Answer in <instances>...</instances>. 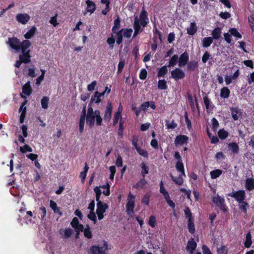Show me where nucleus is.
<instances>
[{
    "label": "nucleus",
    "mask_w": 254,
    "mask_h": 254,
    "mask_svg": "<svg viewBox=\"0 0 254 254\" xmlns=\"http://www.w3.org/2000/svg\"><path fill=\"white\" fill-rule=\"evenodd\" d=\"M7 44L16 52H21L22 55L19 56V61H16L15 66L19 67L21 63H27L30 61V50L28 49L30 46V43L28 40L21 42L16 38H9Z\"/></svg>",
    "instance_id": "1"
},
{
    "label": "nucleus",
    "mask_w": 254,
    "mask_h": 254,
    "mask_svg": "<svg viewBox=\"0 0 254 254\" xmlns=\"http://www.w3.org/2000/svg\"><path fill=\"white\" fill-rule=\"evenodd\" d=\"M103 119L101 116L100 112L99 110H93V109L90 106H88L87 113L86 115V123L90 127H93L95 124L98 126L102 125Z\"/></svg>",
    "instance_id": "2"
},
{
    "label": "nucleus",
    "mask_w": 254,
    "mask_h": 254,
    "mask_svg": "<svg viewBox=\"0 0 254 254\" xmlns=\"http://www.w3.org/2000/svg\"><path fill=\"white\" fill-rule=\"evenodd\" d=\"M149 21L148 13L145 10L144 7L143 6L139 16L134 15V21L133 23L134 32L142 31L143 28L147 25Z\"/></svg>",
    "instance_id": "3"
},
{
    "label": "nucleus",
    "mask_w": 254,
    "mask_h": 254,
    "mask_svg": "<svg viewBox=\"0 0 254 254\" xmlns=\"http://www.w3.org/2000/svg\"><path fill=\"white\" fill-rule=\"evenodd\" d=\"M135 196L129 193L127 198L126 204V212L128 215L132 217L134 214V208L135 206Z\"/></svg>",
    "instance_id": "4"
},
{
    "label": "nucleus",
    "mask_w": 254,
    "mask_h": 254,
    "mask_svg": "<svg viewBox=\"0 0 254 254\" xmlns=\"http://www.w3.org/2000/svg\"><path fill=\"white\" fill-rule=\"evenodd\" d=\"M228 195L234 198L238 203L244 201L246 198V192L244 190L233 191L231 193H229Z\"/></svg>",
    "instance_id": "5"
},
{
    "label": "nucleus",
    "mask_w": 254,
    "mask_h": 254,
    "mask_svg": "<svg viewBox=\"0 0 254 254\" xmlns=\"http://www.w3.org/2000/svg\"><path fill=\"white\" fill-rule=\"evenodd\" d=\"M108 208V206L106 203H103L102 201H98L97 204L96 213L99 220H101L104 218L103 214Z\"/></svg>",
    "instance_id": "6"
},
{
    "label": "nucleus",
    "mask_w": 254,
    "mask_h": 254,
    "mask_svg": "<svg viewBox=\"0 0 254 254\" xmlns=\"http://www.w3.org/2000/svg\"><path fill=\"white\" fill-rule=\"evenodd\" d=\"M108 249L107 243H105L104 245L102 247L97 246H92L90 249V253L91 254H106Z\"/></svg>",
    "instance_id": "7"
},
{
    "label": "nucleus",
    "mask_w": 254,
    "mask_h": 254,
    "mask_svg": "<svg viewBox=\"0 0 254 254\" xmlns=\"http://www.w3.org/2000/svg\"><path fill=\"white\" fill-rule=\"evenodd\" d=\"M230 110L232 117L234 121H238L242 116V111L238 107H231Z\"/></svg>",
    "instance_id": "8"
},
{
    "label": "nucleus",
    "mask_w": 254,
    "mask_h": 254,
    "mask_svg": "<svg viewBox=\"0 0 254 254\" xmlns=\"http://www.w3.org/2000/svg\"><path fill=\"white\" fill-rule=\"evenodd\" d=\"M240 75L239 70L237 69L233 74H226L225 76V81L226 84L228 85L234 81L236 80Z\"/></svg>",
    "instance_id": "9"
},
{
    "label": "nucleus",
    "mask_w": 254,
    "mask_h": 254,
    "mask_svg": "<svg viewBox=\"0 0 254 254\" xmlns=\"http://www.w3.org/2000/svg\"><path fill=\"white\" fill-rule=\"evenodd\" d=\"M213 202L217 205L221 210L223 211L226 210L224 205L225 200L223 197H220L217 194L212 197Z\"/></svg>",
    "instance_id": "10"
},
{
    "label": "nucleus",
    "mask_w": 254,
    "mask_h": 254,
    "mask_svg": "<svg viewBox=\"0 0 254 254\" xmlns=\"http://www.w3.org/2000/svg\"><path fill=\"white\" fill-rule=\"evenodd\" d=\"M189 141V137L185 135H177L175 139V144L176 146L183 145L186 144Z\"/></svg>",
    "instance_id": "11"
},
{
    "label": "nucleus",
    "mask_w": 254,
    "mask_h": 254,
    "mask_svg": "<svg viewBox=\"0 0 254 254\" xmlns=\"http://www.w3.org/2000/svg\"><path fill=\"white\" fill-rule=\"evenodd\" d=\"M112 109L111 103L109 102L106 106L104 113V120L105 122L109 123L110 121L112 116Z\"/></svg>",
    "instance_id": "12"
},
{
    "label": "nucleus",
    "mask_w": 254,
    "mask_h": 254,
    "mask_svg": "<svg viewBox=\"0 0 254 254\" xmlns=\"http://www.w3.org/2000/svg\"><path fill=\"white\" fill-rule=\"evenodd\" d=\"M185 75V72L179 68H176L171 72L172 77L176 80L184 78Z\"/></svg>",
    "instance_id": "13"
},
{
    "label": "nucleus",
    "mask_w": 254,
    "mask_h": 254,
    "mask_svg": "<svg viewBox=\"0 0 254 254\" xmlns=\"http://www.w3.org/2000/svg\"><path fill=\"white\" fill-rule=\"evenodd\" d=\"M70 224L72 227L75 229L77 235L80 232L83 231V226L79 223L78 220L76 217L73 218Z\"/></svg>",
    "instance_id": "14"
},
{
    "label": "nucleus",
    "mask_w": 254,
    "mask_h": 254,
    "mask_svg": "<svg viewBox=\"0 0 254 254\" xmlns=\"http://www.w3.org/2000/svg\"><path fill=\"white\" fill-rule=\"evenodd\" d=\"M30 16L26 13H19L16 16V19L22 24H25L30 19Z\"/></svg>",
    "instance_id": "15"
},
{
    "label": "nucleus",
    "mask_w": 254,
    "mask_h": 254,
    "mask_svg": "<svg viewBox=\"0 0 254 254\" xmlns=\"http://www.w3.org/2000/svg\"><path fill=\"white\" fill-rule=\"evenodd\" d=\"M86 3L87 4L86 11L84 12V15L86 14V12H89L90 14L93 13L96 8L95 3L90 0H87Z\"/></svg>",
    "instance_id": "16"
},
{
    "label": "nucleus",
    "mask_w": 254,
    "mask_h": 254,
    "mask_svg": "<svg viewBox=\"0 0 254 254\" xmlns=\"http://www.w3.org/2000/svg\"><path fill=\"white\" fill-rule=\"evenodd\" d=\"M196 247V243L193 240V239H191L190 240L187 244V250L189 252L190 254H192L193 252V251L195 250Z\"/></svg>",
    "instance_id": "17"
},
{
    "label": "nucleus",
    "mask_w": 254,
    "mask_h": 254,
    "mask_svg": "<svg viewBox=\"0 0 254 254\" xmlns=\"http://www.w3.org/2000/svg\"><path fill=\"white\" fill-rule=\"evenodd\" d=\"M104 95V93H100L98 91H96L94 95L91 97V102H94L98 104L101 101V97Z\"/></svg>",
    "instance_id": "18"
},
{
    "label": "nucleus",
    "mask_w": 254,
    "mask_h": 254,
    "mask_svg": "<svg viewBox=\"0 0 254 254\" xmlns=\"http://www.w3.org/2000/svg\"><path fill=\"white\" fill-rule=\"evenodd\" d=\"M245 188L249 191L254 189V179L253 178H249L246 180Z\"/></svg>",
    "instance_id": "19"
},
{
    "label": "nucleus",
    "mask_w": 254,
    "mask_h": 254,
    "mask_svg": "<svg viewBox=\"0 0 254 254\" xmlns=\"http://www.w3.org/2000/svg\"><path fill=\"white\" fill-rule=\"evenodd\" d=\"M189 60V56L187 53H183L179 59V65L182 66L186 64Z\"/></svg>",
    "instance_id": "20"
},
{
    "label": "nucleus",
    "mask_w": 254,
    "mask_h": 254,
    "mask_svg": "<svg viewBox=\"0 0 254 254\" xmlns=\"http://www.w3.org/2000/svg\"><path fill=\"white\" fill-rule=\"evenodd\" d=\"M32 92V89L30 84V82L26 83L22 87V93L27 96H29Z\"/></svg>",
    "instance_id": "21"
},
{
    "label": "nucleus",
    "mask_w": 254,
    "mask_h": 254,
    "mask_svg": "<svg viewBox=\"0 0 254 254\" xmlns=\"http://www.w3.org/2000/svg\"><path fill=\"white\" fill-rule=\"evenodd\" d=\"M239 208L241 212L246 214L249 208V204L246 201H243L239 203Z\"/></svg>",
    "instance_id": "22"
},
{
    "label": "nucleus",
    "mask_w": 254,
    "mask_h": 254,
    "mask_svg": "<svg viewBox=\"0 0 254 254\" xmlns=\"http://www.w3.org/2000/svg\"><path fill=\"white\" fill-rule=\"evenodd\" d=\"M50 206L53 209L54 213L59 214L60 216L62 215V212L60 211L59 207H58L57 203L55 201L52 200H50Z\"/></svg>",
    "instance_id": "23"
},
{
    "label": "nucleus",
    "mask_w": 254,
    "mask_h": 254,
    "mask_svg": "<svg viewBox=\"0 0 254 254\" xmlns=\"http://www.w3.org/2000/svg\"><path fill=\"white\" fill-rule=\"evenodd\" d=\"M228 148L233 153H238L239 150V148L236 143L232 142L228 144Z\"/></svg>",
    "instance_id": "24"
},
{
    "label": "nucleus",
    "mask_w": 254,
    "mask_h": 254,
    "mask_svg": "<svg viewBox=\"0 0 254 254\" xmlns=\"http://www.w3.org/2000/svg\"><path fill=\"white\" fill-rule=\"evenodd\" d=\"M176 168L177 171L181 173L182 175H183L184 176H186L184 171V166L182 161H177L176 165Z\"/></svg>",
    "instance_id": "25"
},
{
    "label": "nucleus",
    "mask_w": 254,
    "mask_h": 254,
    "mask_svg": "<svg viewBox=\"0 0 254 254\" xmlns=\"http://www.w3.org/2000/svg\"><path fill=\"white\" fill-rule=\"evenodd\" d=\"M183 175H180L178 177H175L172 174L170 175L171 178L172 180L175 182V183L178 185H181L184 183V180L182 178Z\"/></svg>",
    "instance_id": "26"
},
{
    "label": "nucleus",
    "mask_w": 254,
    "mask_h": 254,
    "mask_svg": "<svg viewBox=\"0 0 254 254\" xmlns=\"http://www.w3.org/2000/svg\"><path fill=\"white\" fill-rule=\"evenodd\" d=\"M230 90L227 87H223L221 89L220 96L223 98H228L230 95Z\"/></svg>",
    "instance_id": "27"
},
{
    "label": "nucleus",
    "mask_w": 254,
    "mask_h": 254,
    "mask_svg": "<svg viewBox=\"0 0 254 254\" xmlns=\"http://www.w3.org/2000/svg\"><path fill=\"white\" fill-rule=\"evenodd\" d=\"M213 42V38L212 37H206L203 39L202 46L204 48H207L210 46Z\"/></svg>",
    "instance_id": "28"
},
{
    "label": "nucleus",
    "mask_w": 254,
    "mask_h": 254,
    "mask_svg": "<svg viewBox=\"0 0 254 254\" xmlns=\"http://www.w3.org/2000/svg\"><path fill=\"white\" fill-rule=\"evenodd\" d=\"M252 236L251 233L249 232L246 235V240L245 241V247L246 248H250L252 245Z\"/></svg>",
    "instance_id": "29"
},
{
    "label": "nucleus",
    "mask_w": 254,
    "mask_h": 254,
    "mask_svg": "<svg viewBox=\"0 0 254 254\" xmlns=\"http://www.w3.org/2000/svg\"><path fill=\"white\" fill-rule=\"evenodd\" d=\"M222 173V171L219 169H216L210 172V176L212 179H216Z\"/></svg>",
    "instance_id": "30"
},
{
    "label": "nucleus",
    "mask_w": 254,
    "mask_h": 254,
    "mask_svg": "<svg viewBox=\"0 0 254 254\" xmlns=\"http://www.w3.org/2000/svg\"><path fill=\"white\" fill-rule=\"evenodd\" d=\"M100 188H101L102 193H103L106 196H108L110 195V186L108 183L106 185L100 186Z\"/></svg>",
    "instance_id": "31"
},
{
    "label": "nucleus",
    "mask_w": 254,
    "mask_h": 254,
    "mask_svg": "<svg viewBox=\"0 0 254 254\" xmlns=\"http://www.w3.org/2000/svg\"><path fill=\"white\" fill-rule=\"evenodd\" d=\"M89 170V167L86 163H85V167L84 168V171H82L80 174V178H81L82 182H84L86 177V174Z\"/></svg>",
    "instance_id": "32"
},
{
    "label": "nucleus",
    "mask_w": 254,
    "mask_h": 254,
    "mask_svg": "<svg viewBox=\"0 0 254 254\" xmlns=\"http://www.w3.org/2000/svg\"><path fill=\"white\" fill-rule=\"evenodd\" d=\"M49 98L48 97H44L41 101L42 108L47 109L48 108Z\"/></svg>",
    "instance_id": "33"
},
{
    "label": "nucleus",
    "mask_w": 254,
    "mask_h": 254,
    "mask_svg": "<svg viewBox=\"0 0 254 254\" xmlns=\"http://www.w3.org/2000/svg\"><path fill=\"white\" fill-rule=\"evenodd\" d=\"M20 152L22 153H25L27 152H32V148L27 144H25L23 146H20L19 148Z\"/></svg>",
    "instance_id": "34"
},
{
    "label": "nucleus",
    "mask_w": 254,
    "mask_h": 254,
    "mask_svg": "<svg viewBox=\"0 0 254 254\" xmlns=\"http://www.w3.org/2000/svg\"><path fill=\"white\" fill-rule=\"evenodd\" d=\"M218 135L221 139H224L228 137V132L224 129H221L219 130Z\"/></svg>",
    "instance_id": "35"
},
{
    "label": "nucleus",
    "mask_w": 254,
    "mask_h": 254,
    "mask_svg": "<svg viewBox=\"0 0 254 254\" xmlns=\"http://www.w3.org/2000/svg\"><path fill=\"white\" fill-rule=\"evenodd\" d=\"M166 126L168 129H174L177 127V124L174 120L171 121H166Z\"/></svg>",
    "instance_id": "36"
},
{
    "label": "nucleus",
    "mask_w": 254,
    "mask_h": 254,
    "mask_svg": "<svg viewBox=\"0 0 254 254\" xmlns=\"http://www.w3.org/2000/svg\"><path fill=\"white\" fill-rule=\"evenodd\" d=\"M42 74L39 76L36 80V84L38 85H40L41 82L44 80L46 70L43 69H41Z\"/></svg>",
    "instance_id": "37"
},
{
    "label": "nucleus",
    "mask_w": 254,
    "mask_h": 254,
    "mask_svg": "<svg viewBox=\"0 0 254 254\" xmlns=\"http://www.w3.org/2000/svg\"><path fill=\"white\" fill-rule=\"evenodd\" d=\"M82 231H83L84 235L86 238L88 239H90L92 238V232L89 226H87L84 229H83Z\"/></svg>",
    "instance_id": "38"
},
{
    "label": "nucleus",
    "mask_w": 254,
    "mask_h": 254,
    "mask_svg": "<svg viewBox=\"0 0 254 254\" xmlns=\"http://www.w3.org/2000/svg\"><path fill=\"white\" fill-rule=\"evenodd\" d=\"M168 71V69L166 66H163L161 68L159 69L158 76V77H163L167 73Z\"/></svg>",
    "instance_id": "39"
},
{
    "label": "nucleus",
    "mask_w": 254,
    "mask_h": 254,
    "mask_svg": "<svg viewBox=\"0 0 254 254\" xmlns=\"http://www.w3.org/2000/svg\"><path fill=\"white\" fill-rule=\"evenodd\" d=\"M94 190L96 193V200L97 202L101 201L100 199V196L101 195L102 192V190L100 187H96L94 188Z\"/></svg>",
    "instance_id": "40"
},
{
    "label": "nucleus",
    "mask_w": 254,
    "mask_h": 254,
    "mask_svg": "<svg viewBox=\"0 0 254 254\" xmlns=\"http://www.w3.org/2000/svg\"><path fill=\"white\" fill-rule=\"evenodd\" d=\"M123 33H114V38L116 39V41L118 44H120L122 42L123 39Z\"/></svg>",
    "instance_id": "41"
},
{
    "label": "nucleus",
    "mask_w": 254,
    "mask_h": 254,
    "mask_svg": "<svg viewBox=\"0 0 254 254\" xmlns=\"http://www.w3.org/2000/svg\"><path fill=\"white\" fill-rule=\"evenodd\" d=\"M179 60L178 56L177 55H174L169 61V66H174L176 64Z\"/></svg>",
    "instance_id": "42"
},
{
    "label": "nucleus",
    "mask_w": 254,
    "mask_h": 254,
    "mask_svg": "<svg viewBox=\"0 0 254 254\" xmlns=\"http://www.w3.org/2000/svg\"><path fill=\"white\" fill-rule=\"evenodd\" d=\"M156 217L154 215L150 216L148 221V224L149 226L152 228L155 227L156 226Z\"/></svg>",
    "instance_id": "43"
},
{
    "label": "nucleus",
    "mask_w": 254,
    "mask_h": 254,
    "mask_svg": "<svg viewBox=\"0 0 254 254\" xmlns=\"http://www.w3.org/2000/svg\"><path fill=\"white\" fill-rule=\"evenodd\" d=\"M217 254H227L228 249L225 246H221L217 249Z\"/></svg>",
    "instance_id": "44"
},
{
    "label": "nucleus",
    "mask_w": 254,
    "mask_h": 254,
    "mask_svg": "<svg viewBox=\"0 0 254 254\" xmlns=\"http://www.w3.org/2000/svg\"><path fill=\"white\" fill-rule=\"evenodd\" d=\"M141 174L144 177V176L148 173V169L145 163L142 162L141 164Z\"/></svg>",
    "instance_id": "45"
},
{
    "label": "nucleus",
    "mask_w": 254,
    "mask_h": 254,
    "mask_svg": "<svg viewBox=\"0 0 254 254\" xmlns=\"http://www.w3.org/2000/svg\"><path fill=\"white\" fill-rule=\"evenodd\" d=\"M120 27V19L118 17L114 20V25L112 28V32H115L116 30H118Z\"/></svg>",
    "instance_id": "46"
},
{
    "label": "nucleus",
    "mask_w": 254,
    "mask_h": 254,
    "mask_svg": "<svg viewBox=\"0 0 254 254\" xmlns=\"http://www.w3.org/2000/svg\"><path fill=\"white\" fill-rule=\"evenodd\" d=\"M85 119H83V117H80L79 124V129L81 133H82L84 130V124Z\"/></svg>",
    "instance_id": "47"
},
{
    "label": "nucleus",
    "mask_w": 254,
    "mask_h": 254,
    "mask_svg": "<svg viewBox=\"0 0 254 254\" xmlns=\"http://www.w3.org/2000/svg\"><path fill=\"white\" fill-rule=\"evenodd\" d=\"M158 87L161 90L167 89L166 82L165 80H159L158 81Z\"/></svg>",
    "instance_id": "48"
},
{
    "label": "nucleus",
    "mask_w": 254,
    "mask_h": 254,
    "mask_svg": "<svg viewBox=\"0 0 254 254\" xmlns=\"http://www.w3.org/2000/svg\"><path fill=\"white\" fill-rule=\"evenodd\" d=\"M63 231L64 232V237L65 238H69L73 233V231L70 228L65 229Z\"/></svg>",
    "instance_id": "49"
},
{
    "label": "nucleus",
    "mask_w": 254,
    "mask_h": 254,
    "mask_svg": "<svg viewBox=\"0 0 254 254\" xmlns=\"http://www.w3.org/2000/svg\"><path fill=\"white\" fill-rule=\"evenodd\" d=\"M39 210H40V214L41 216V220H44L45 219V217H46V215L47 214L46 208L44 206H41L40 207Z\"/></svg>",
    "instance_id": "50"
},
{
    "label": "nucleus",
    "mask_w": 254,
    "mask_h": 254,
    "mask_svg": "<svg viewBox=\"0 0 254 254\" xmlns=\"http://www.w3.org/2000/svg\"><path fill=\"white\" fill-rule=\"evenodd\" d=\"M150 196L151 195L149 193H146L142 199V203L145 204L146 205H148L149 204Z\"/></svg>",
    "instance_id": "51"
},
{
    "label": "nucleus",
    "mask_w": 254,
    "mask_h": 254,
    "mask_svg": "<svg viewBox=\"0 0 254 254\" xmlns=\"http://www.w3.org/2000/svg\"><path fill=\"white\" fill-rule=\"evenodd\" d=\"M136 150L140 155L144 157H148V153L146 150L141 149L140 147L137 148Z\"/></svg>",
    "instance_id": "52"
},
{
    "label": "nucleus",
    "mask_w": 254,
    "mask_h": 254,
    "mask_svg": "<svg viewBox=\"0 0 254 254\" xmlns=\"http://www.w3.org/2000/svg\"><path fill=\"white\" fill-rule=\"evenodd\" d=\"M212 128L214 131H215L219 127V123L218 121L215 118H212Z\"/></svg>",
    "instance_id": "53"
},
{
    "label": "nucleus",
    "mask_w": 254,
    "mask_h": 254,
    "mask_svg": "<svg viewBox=\"0 0 254 254\" xmlns=\"http://www.w3.org/2000/svg\"><path fill=\"white\" fill-rule=\"evenodd\" d=\"M116 41V39L114 38V34L112 35V37L110 38H109L107 42L108 44L110 45V47L112 49L114 47V44Z\"/></svg>",
    "instance_id": "54"
},
{
    "label": "nucleus",
    "mask_w": 254,
    "mask_h": 254,
    "mask_svg": "<svg viewBox=\"0 0 254 254\" xmlns=\"http://www.w3.org/2000/svg\"><path fill=\"white\" fill-rule=\"evenodd\" d=\"M197 66V63L196 62H191L188 64V68L190 70H194Z\"/></svg>",
    "instance_id": "55"
},
{
    "label": "nucleus",
    "mask_w": 254,
    "mask_h": 254,
    "mask_svg": "<svg viewBox=\"0 0 254 254\" xmlns=\"http://www.w3.org/2000/svg\"><path fill=\"white\" fill-rule=\"evenodd\" d=\"M88 218L92 220L94 224L96 223V216L94 211H90L87 215Z\"/></svg>",
    "instance_id": "56"
},
{
    "label": "nucleus",
    "mask_w": 254,
    "mask_h": 254,
    "mask_svg": "<svg viewBox=\"0 0 254 254\" xmlns=\"http://www.w3.org/2000/svg\"><path fill=\"white\" fill-rule=\"evenodd\" d=\"M188 229L189 232L192 234L194 233L195 229L193 223L191 222V220H188Z\"/></svg>",
    "instance_id": "57"
},
{
    "label": "nucleus",
    "mask_w": 254,
    "mask_h": 254,
    "mask_svg": "<svg viewBox=\"0 0 254 254\" xmlns=\"http://www.w3.org/2000/svg\"><path fill=\"white\" fill-rule=\"evenodd\" d=\"M197 27L195 22L190 23V27L187 28V32H196Z\"/></svg>",
    "instance_id": "58"
},
{
    "label": "nucleus",
    "mask_w": 254,
    "mask_h": 254,
    "mask_svg": "<svg viewBox=\"0 0 254 254\" xmlns=\"http://www.w3.org/2000/svg\"><path fill=\"white\" fill-rule=\"evenodd\" d=\"M125 61L121 60L120 61L118 66V73H120L125 66Z\"/></svg>",
    "instance_id": "59"
},
{
    "label": "nucleus",
    "mask_w": 254,
    "mask_h": 254,
    "mask_svg": "<svg viewBox=\"0 0 254 254\" xmlns=\"http://www.w3.org/2000/svg\"><path fill=\"white\" fill-rule=\"evenodd\" d=\"M122 118V115L115 113L113 119V125L117 124L118 121Z\"/></svg>",
    "instance_id": "60"
},
{
    "label": "nucleus",
    "mask_w": 254,
    "mask_h": 254,
    "mask_svg": "<svg viewBox=\"0 0 254 254\" xmlns=\"http://www.w3.org/2000/svg\"><path fill=\"white\" fill-rule=\"evenodd\" d=\"M97 85V82L96 81H92L90 84L87 86V90L89 91H92L94 90L95 86Z\"/></svg>",
    "instance_id": "61"
},
{
    "label": "nucleus",
    "mask_w": 254,
    "mask_h": 254,
    "mask_svg": "<svg viewBox=\"0 0 254 254\" xmlns=\"http://www.w3.org/2000/svg\"><path fill=\"white\" fill-rule=\"evenodd\" d=\"M147 76V71L145 69H142L140 70V73H139V78L142 79L144 80L146 78Z\"/></svg>",
    "instance_id": "62"
},
{
    "label": "nucleus",
    "mask_w": 254,
    "mask_h": 254,
    "mask_svg": "<svg viewBox=\"0 0 254 254\" xmlns=\"http://www.w3.org/2000/svg\"><path fill=\"white\" fill-rule=\"evenodd\" d=\"M150 102H145L141 104L140 110L145 111L149 107Z\"/></svg>",
    "instance_id": "63"
},
{
    "label": "nucleus",
    "mask_w": 254,
    "mask_h": 254,
    "mask_svg": "<svg viewBox=\"0 0 254 254\" xmlns=\"http://www.w3.org/2000/svg\"><path fill=\"white\" fill-rule=\"evenodd\" d=\"M147 182L144 179H141L136 185V188H143V187L146 185Z\"/></svg>",
    "instance_id": "64"
}]
</instances>
